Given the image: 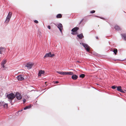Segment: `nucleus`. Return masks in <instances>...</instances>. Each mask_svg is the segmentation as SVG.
<instances>
[{"instance_id": "33", "label": "nucleus", "mask_w": 126, "mask_h": 126, "mask_svg": "<svg viewBox=\"0 0 126 126\" xmlns=\"http://www.w3.org/2000/svg\"><path fill=\"white\" fill-rule=\"evenodd\" d=\"M59 83V82L58 81H55V83H56V84H57V83Z\"/></svg>"}, {"instance_id": "10", "label": "nucleus", "mask_w": 126, "mask_h": 126, "mask_svg": "<svg viewBox=\"0 0 126 126\" xmlns=\"http://www.w3.org/2000/svg\"><path fill=\"white\" fill-rule=\"evenodd\" d=\"M73 74V73L71 72H64L63 75H71Z\"/></svg>"}, {"instance_id": "14", "label": "nucleus", "mask_w": 126, "mask_h": 126, "mask_svg": "<svg viewBox=\"0 0 126 126\" xmlns=\"http://www.w3.org/2000/svg\"><path fill=\"white\" fill-rule=\"evenodd\" d=\"M5 48L2 47H0V54H2V53L5 51Z\"/></svg>"}, {"instance_id": "24", "label": "nucleus", "mask_w": 126, "mask_h": 126, "mask_svg": "<svg viewBox=\"0 0 126 126\" xmlns=\"http://www.w3.org/2000/svg\"><path fill=\"white\" fill-rule=\"evenodd\" d=\"M57 72L58 73L60 74L61 75H64V72H63L57 71Z\"/></svg>"}, {"instance_id": "34", "label": "nucleus", "mask_w": 126, "mask_h": 126, "mask_svg": "<svg viewBox=\"0 0 126 126\" xmlns=\"http://www.w3.org/2000/svg\"><path fill=\"white\" fill-rule=\"evenodd\" d=\"M83 19H82L81 21L79 23V24H81V22H82V21H83Z\"/></svg>"}, {"instance_id": "28", "label": "nucleus", "mask_w": 126, "mask_h": 126, "mask_svg": "<svg viewBox=\"0 0 126 126\" xmlns=\"http://www.w3.org/2000/svg\"><path fill=\"white\" fill-rule=\"evenodd\" d=\"M23 103L24 104L26 102V99H25L23 98Z\"/></svg>"}, {"instance_id": "1", "label": "nucleus", "mask_w": 126, "mask_h": 126, "mask_svg": "<svg viewBox=\"0 0 126 126\" xmlns=\"http://www.w3.org/2000/svg\"><path fill=\"white\" fill-rule=\"evenodd\" d=\"M7 97L8 99H10V102L11 103L12 100L15 97V96L14 94L12 93L7 94Z\"/></svg>"}, {"instance_id": "16", "label": "nucleus", "mask_w": 126, "mask_h": 126, "mask_svg": "<svg viewBox=\"0 0 126 126\" xmlns=\"http://www.w3.org/2000/svg\"><path fill=\"white\" fill-rule=\"evenodd\" d=\"M114 28L117 31H119V30H121V28L120 27L117 25H115Z\"/></svg>"}, {"instance_id": "41", "label": "nucleus", "mask_w": 126, "mask_h": 126, "mask_svg": "<svg viewBox=\"0 0 126 126\" xmlns=\"http://www.w3.org/2000/svg\"><path fill=\"white\" fill-rule=\"evenodd\" d=\"M124 91H126L125 90H124Z\"/></svg>"}, {"instance_id": "37", "label": "nucleus", "mask_w": 126, "mask_h": 126, "mask_svg": "<svg viewBox=\"0 0 126 126\" xmlns=\"http://www.w3.org/2000/svg\"><path fill=\"white\" fill-rule=\"evenodd\" d=\"M22 110H19V111H18V112H20L22 111Z\"/></svg>"}, {"instance_id": "15", "label": "nucleus", "mask_w": 126, "mask_h": 126, "mask_svg": "<svg viewBox=\"0 0 126 126\" xmlns=\"http://www.w3.org/2000/svg\"><path fill=\"white\" fill-rule=\"evenodd\" d=\"M77 36L80 39H82L84 37L82 33L77 35Z\"/></svg>"}, {"instance_id": "30", "label": "nucleus", "mask_w": 126, "mask_h": 126, "mask_svg": "<svg viewBox=\"0 0 126 126\" xmlns=\"http://www.w3.org/2000/svg\"><path fill=\"white\" fill-rule=\"evenodd\" d=\"M34 22H35V23H38V21L36 20H34Z\"/></svg>"}, {"instance_id": "9", "label": "nucleus", "mask_w": 126, "mask_h": 126, "mask_svg": "<svg viewBox=\"0 0 126 126\" xmlns=\"http://www.w3.org/2000/svg\"><path fill=\"white\" fill-rule=\"evenodd\" d=\"M117 90L119 92L123 93H125V92L123 91L121 88V86H119L117 87Z\"/></svg>"}, {"instance_id": "7", "label": "nucleus", "mask_w": 126, "mask_h": 126, "mask_svg": "<svg viewBox=\"0 0 126 126\" xmlns=\"http://www.w3.org/2000/svg\"><path fill=\"white\" fill-rule=\"evenodd\" d=\"M57 27L59 29L61 33H62V31L63 29V26L62 24L61 23H59Z\"/></svg>"}, {"instance_id": "40", "label": "nucleus", "mask_w": 126, "mask_h": 126, "mask_svg": "<svg viewBox=\"0 0 126 126\" xmlns=\"http://www.w3.org/2000/svg\"><path fill=\"white\" fill-rule=\"evenodd\" d=\"M0 103H1V102H0Z\"/></svg>"}, {"instance_id": "8", "label": "nucleus", "mask_w": 126, "mask_h": 126, "mask_svg": "<svg viewBox=\"0 0 126 126\" xmlns=\"http://www.w3.org/2000/svg\"><path fill=\"white\" fill-rule=\"evenodd\" d=\"M16 78L18 79V81H21L23 80L24 79L22 76L21 75H20L18 76Z\"/></svg>"}, {"instance_id": "4", "label": "nucleus", "mask_w": 126, "mask_h": 126, "mask_svg": "<svg viewBox=\"0 0 126 126\" xmlns=\"http://www.w3.org/2000/svg\"><path fill=\"white\" fill-rule=\"evenodd\" d=\"M12 13L11 12H9L8 15L7 16L5 21V22L6 23H8L11 17Z\"/></svg>"}, {"instance_id": "29", "label": "nucleus", "mask_w": 126, "mask_h": 126, "mask_svg": "<svg viewBox=\"0 0 126 126\" xmlns=\"http://www.w3.org/2000/svg\"><path fill=\"white\" fill-rule=\"evenodd\" d=\"M1 68L2 67L4 68H5V67L4 64H1Z\"/></svg>"}, {"instance_id": "25", "label": "nucleus", "mask_w": 126, "mask_h": 126, "mask_svg": "<svg viewBox=\"0 0 126 126\" xmlns=\"http://www.w3.org/2000/svg\"><path fill=\"white\" fill-rule=\"evenodd\" d=\"M117 86L115 85L112 86L111 87V88L113 89H115L117 88Z\"/></svg>"}, {"instance_id": "20", "label": "nucleus", "mask_w": 126, "mask_h": 126, "mask_svg": "<svg viewBox=\"0 0 126 126\" xmlns=\"http://www.w3.org/2000/svg\"><path fill=\"white\" fill-rule=\"evenodd\" d=\"M31 105H30L28 106H27L26 107H25L23 109L24 110H25L27 109H30V108H31Z\"/></svg>"}, {"instance_id": "13", "label": "nucleus", "mask_w": 126, "mask_h": 126, "mask_svg": "<svg viewBox=\"0 0 126 126\" xmlns=\"http://www.w3.org/2000/svg\"><path fill=\"white\" fill-rule=\"evenodd\" d=\"M72 75L71 78L72 79L75 80L77 79L78 76L77 75H73V74Z\"/></svg>"}, {"instance_id": "6", "label": "nucleus", "mask_w": 126, "mask_h": 126, "mask_svg": "<svg viewBox=\"0 0 126 126\" xmlns=\"http://www.w3.org/2000/svg\"><path fill=\"white\" fill-rule=\"evenodd\" d=\"M33 65V64L32 63H27L25 65V67H27L28 69H30L32 67Z\"/></svg>"}, {"instance_id": "21", "label": "nucleus", "mask_w": 126, "mask_h": 126, "mask_svg": "<svg viewBox=\"0 0 126 126\" xmlns=\"http://www.w3.org/2000/svg\"><path fill=\"white\" fill-rule=\"evenodd\" d=\"M62 16L61 14H58L56 16V17L57 18H60L62 17Z\"/></svg>"}, {"instance_id": "17", "label": "nucleus", "mask_w": 126, "mask_h": 126, "mask_svg": "<svg viewBox=\"0 0 126 126\" xmlns=\"http://www.w3.org/2000/svg\"><path fill=\"white\" fill-rule=\"evenodd\" d=\"M50 52L48 53H47L44 56V59H45L46 58L48 57H50Z\"/></svg>"}, {"instance_id": "12", "label": "nucleus", "mask_w": 126, "mask_h": 126, "mask_svg": "<svg viewBox=\"0 0 126 126\" xmlns=\"http://www.w3.org/2000/svg\"><path fill=\"white\" fill-rule=\"evenodd\" d=\"M122 38L125 40H126V33H124L121 34Z\"/></svg>"}, {"instance_id": "19", "label": "nucleus", "mask_w": 126, "mask_h": 126, "mask_svg": "<svg viewBox=\"0 0 126 126\" xmlns=\"http://www.w3.org/2000/svg\"><path fill=\"white\" fill-rule=\"evenodd\" d=\"M2 105L3 106L4 108H7L8 107V104L5 103L4 102H3Z\"/></svg>"}, {"instance_id": "26", "label": "nucleus", "mask_w": 126, "mask_h": 126, "mask_svg": "<svg viewBox=\"0 0 126 126\" xmlns=\"http://www.w3.org/2000/svg\"><path fill=\"white\" fill-rule=\"evenodd\" d=\"M55 56V54H51V53L50 52V57H53Z\"/></svg>"}, {"instance_id": "18", "label": "nucleus", "mask_w": 126, "mask_h": 126, "mask_svg": "<svg viewBox=\"0 0 126 126\" xmlns=\"http://www.w3.org/2000/svg\"><path fill=\"white\" fill-rule=\"evenodd\" d=\"M111 51L113 52L115 55H116L117 53L118 52L117 49L116 48H114L113 50H112Z\"/></svg>"}, {"instance_id": "27", "label": "nucleus", "mask_w": 126, "mask_h": 126, "mask_svg": "<svg viewBox=\"0 0 126 126\" xmlns=\"http://www.w3.org/2000/svg\"><path fill=\"white\" fill-rule=\"evenodd\" d=\"M95 12V11L93 10L91 11L90 12V13H94Z\"/></svg>"}, {"instance_id": "35", "label": "nucleus", "mask_w": 126, "mask_h": 126, "mask_svg": "<svg viewBox=\"0 0 126 126\" xmlns=\"http://www.w3.org/2000/svg\"><path fill=\"white\" fill-rule=\"evenodd\" d=\"M77 62L78 63H80V62L79 61H77Z\"/></svg>"}, {"instance_id": "5", "label": "nucleus", "mask_w": 126, "mask_h": 126, "mask_svg": "<svg viewBox=\"0 0 126 126\" xmlns=\"http://www.w3.org/2000/svg\"><path fill=\"white\" fill-rule=\"evenodd\" d=\"M15 96L17 99L18 100L21 99L22 98V96L21 94L18 92H16V94Z\"/></svg>"}, {"instance_id": "23", "label": "nucleus", "mask_w": 126, "mask_h": 126, "mask_svg": "<svg viewBox=\"0 0 126 126\" xmlns=\"http://www.w3.org/2000/svg\"><path fill=\"white\" fill-rule=\"evenodd\" d=\"M85 76V75L84 74H81L79 75V77L82 78H84Z\"/></svg>"}, {"instance_id": "31", "label": "nucleus", "mask_w": 126, "mask_h": 126, "mask_svg": "<svg viewBox=\"0 0 126 126\" xmlns=\"http://www.w3.org/2000/svg\"><path fill=\"white\" fill-rule=\"evenodd\" d=\"M95 17H99L101 19H103V18L101 17H100L99 16H95Z\"/></svg>"}, {"instance_id": "2", "label": "nucleus", "mask_w": 126, "mask_h": 126, "mask_svg": "<svg viewBox=\"0 0 126 126\" xmlns=\"http://www.w3.org/2000/svg\"><path fill=\"white\" fill-rule=\"evenodd\" d=\"M79 29V28L77 27H76L72 29L71 30V31L72 32L71 33V34L73 35L77 34L78 33L77 32Z\"/></svg>"}, {"instance_id": "32", "label": "nucleus", "mask_w": 126, "mask_h": 126, "mask_svg": "<svg viewBox=\"0 0 126 126\" xmlns=\"http://www.w3.org/2000/svg\"><path fill=\"white\" fill-rule=\"evenodd\" d=\"M47 28L49 29H50L51 28L50 26L48 25L47 26Z\"/></svg>"}, {"instance_id": "38", "label": "nucleus", "mask_w": 126, "mask_h": 126, "mask_svg": "<svg viewBox=\"0 0 126 126\" xmlns=\"http://www.w3.org/2000/svg\"><path fill=\"white\" fill-rule=\"evenodd\" d=\"M47 83V82H45V84H46V83Z\"/></svg>"}, {"instance_id": "11", "label": "nucleus", "mask_w": 126, "mask_h": 126, "mask_svg": "<svg viewBox=\"0 0 126 126\" xmlns=\"http://www.w3.org/2000/svg\"><path fill=\"white\" fill-rule=\"evenodd\" d=\"M45 73V71L44 70H41L39 71L38 74V76L39 77H40L41 76V74H43Z\"/></svg>"}, {"instance_id": "22", "label": "nucleus", "mask_w": 126, "mask_h": 126, "mask_svg": "<svg viewBox=\"0 0 126 126\" xmlns=\"http://www.w3.org/2000/svg\"><path fill=\"white\" fill-rule=\"evenodd\" d=\"M6 62V60H3L1 63V64H5Z\"/></svg>"}, {"instance_id": "39", "label": "nucleus", "mask_w": 126, "mask_h": 126, "mask_svg": "<svg viewBox=\"0 0 126 126\" xmlns=\"http://www.w3.org/2000/svg\"><path fill=\"white\" fill-rule=\"evenodd\" d=\"M95 15H94V16L95 17Z\"/></svg>"}, {"instance_id": "36", "label": "nucleus", "mask_w": 126, "mask_h": 126, "mask_svg": "<svg viewBox=\"0 0 126 126\" xmlns=\"http://www.w3.org/2000/svg\"><path fill=\"white\" fill-rule=\"evenodd\" d=\"M96 38L97 39H98V38L97 36L96 37Z\"/></svg>"}, {"instance_id": "3", "label": "nucleus", "mask_w": 126, "mask_h": 126, "mask_svg": "<svg viewBox=\"0 0 126 126\" xmlns=\"http://www.w3.org/2000/svg\"><path fill=\"white\" fill-rule=\"evenodd\" d=\"M81 44L85 48L86 51L88 52H89L90 51L89 48H90V47L87 44L84 43H82Z\"/></svg>"}]
</instances>
